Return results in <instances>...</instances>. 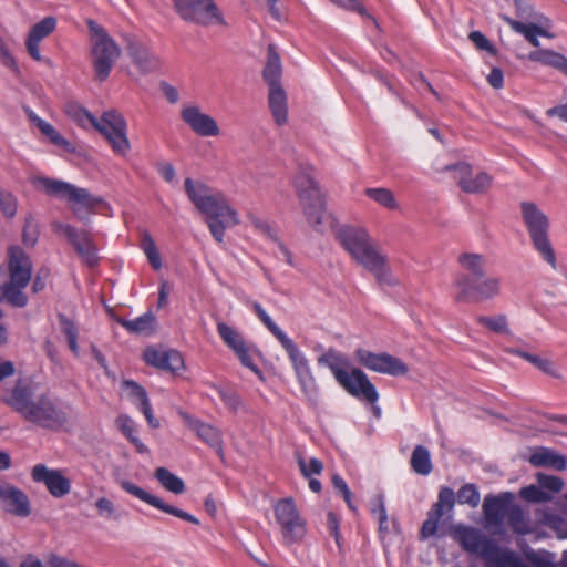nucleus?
<instances>
[{
	"label": "nucleus",
	"mask_w": 567,
	"mask_h": 567,
	"mask_svg": "<svg viewBox=\"0 0 567 567\" xmlns=\"http://www.w3.org/2000/svg\"><path fill=\"white\" fill-rule=\"evenodd\" d=\"M93 127H111L118 130H127V124L125 118L118 112L111 110L103 113L101 120H97V125Z\"/></svg>",
	"instance_id": "nucleus-53"
},
{
	"label": "nucleus",
	"mask_w": 567,
	"mask_h": 567,
	"mask_svg": "<svg viewBox=\"0 0 567 567\" xmlns=\"http://www.w3.org/2000/svg\"><path fill=\"white\" fill-rule=\"evenodd\" d=\"M117 483L123 491H125L127 494L136 497L137 499H140V501H142V502H144V503H146L166 514L178 517L183 520L189 522L195 525L199 524V520L194 515H192L183 509H179L175 506L166 504L162 498L148 493L144 488L134 484L133 482L122 478V480H118Z\"/></svg>",
	"instance_id": "nucleus-16"
},
{
	"label": "nucleus",
	"mask_w": 567,
	"mask_h": 567,
	"mask_svg": "<svg viewBox=\"0 0 567 567\" xmlns=\"http://www.w3.org/2000/svg\"><path fill=\"white\" fill-rule=\"evenodd\" d=\"M269 107L277 124L287 122V95L281 85L269 87Z\"/></svg>",
	"instance_id": "nucleus-34"
},
{
	"label": "nucleus",
	"mask_w": 567,
	"mask_h": 567,
	"mask_svg": "<svg viewBox=\"0 0 567 567\" xmlns=\"http://www.w3.org/2000/svg\"><path fill=\"white\" fill-rule=\"evenodd\" d=\"M126 51L134 65L144 74L154 72L158 68V59L148 49L135 39H128Z\"/></svg>",
	"instance_id": "nucleus-29"
},
{
	"label": "nucleus",
	"mask_w": 567,
	"mask_h": 567,
	"mask_svg": "<svg viewBox=\"0 0 567 567\" xmlns=\"http://www.w3.org/2000/svg\"><path fill=\"white\" fill-rule=\"evenodd\" d=\"M455 505V493L450 487H442L437 495V501L432 505L427 513V518L421 527V539H427L437 532L440 519L453 512Z\"/></svg>",
	"instance_id": "nucleus-15"
},
{
	"label": "nucleus",
	"mask_w": 567,
	"mask_h": 567,
	"mask_svg": "<svg viewBox=\"0 0 567 567\" xmlns=\"http://www.w3.org/2000/svg\"><path fill=\"white\" fill-rule=\"evenodd\" d=\"M535 467H550L558 471L565 470L567 462L564 455L548 447H537L528 458Z\"/></svg>",
	"instance_id": "nucleus-32"
},
{
	"label": "nucleus",
	"mask_w": 567,
	"mask_h": 567,
	"mask_svg": "<svg viewBox=\"0 0 567 567\" xmlns=\"http://www.w3.org/2000/svg\"><path fill=\"white\" fill-rule=\"evenodd\" d=\"M90 31L91 60L99 81H105L121 55V49L107 31L94 20L86 21Z\"/></svg>",
	"instance_id": "nucleus-6"
},
{
	"label": "nucleus",
	"mask_w": 567,
	"mask_h": 567,
	"mask_svg": "<svg viewBox=\"0 0 567 567\" xmlns=\"http://www.w3.org/2000/svg\"><path fill=\"white\" fill-rule=\"evenodd\" d=\"M7 403L27 423L44 430L58 431L71 419L66 403L48 393H38L33 385L21 381L13 386Z\"/></svg>",
	"instance_id": "nucleus-1"
},
{
	"label": "nucleus",
	"mask_w": 567,
	"mask_h": 567,
	"mask_svg": "<svg viewBox=\"0 0 567 567\" xmlns=\"http://www.w3.org/2000/svg\"><path fill=\"white\" fill-rule=\"evenodd\" d=\"M355 355L362 365L378 373L399 377L405 375L409 371L402 360L385 352L374 353L365 349H358Z\"/></svg>",
	"instance_id": "nucleus-13"
},
{
	"label": "nucleus",
	"mask_w": 567,
	"mask_h": 567,
	"mask_svg": "<svg viewBox=\"0 0 567 567\" xmlns=\"http://www.w3.org/2000/svg\"><path fill=\"white\" fill-rule=\"evenodd\" d=\"M455 291V300L464 301H482L494 299L501 293V279L497 277L484 276L474 279L465 274H458L453 284Z\"/></svg>",
	"instance_id": "nucleus-9"
},
{
	"label": "nucleus",
	"mask_w": 567,
	"mask_h": 567,
	"mask_svg": "<svg viewBox=\"0 0 567 567\" xmlns=\"http://www.w3.org/2000/svg\"><path fill=\"white\" fill-rule=\"evenodd\" d=\"M33 184L39 190L66 200L80 220H86L89 214L102 203V198L93 196L87 189L63 181L39 176Z\"/></svg>",
	"instance_id": "nucleus-5"
},
{
	"label": "nucleus",
	"mask_w": 567,
	"mask_h": 567,
	"mask_svg": "<svg viewBox=\"0 0 567 567\" xmlns=\"http://www.w3.org/2000/svg\"><path fill=\"white\" fill-rule=\"evenodd\" d=\"M95 508L99 516L104 519L118 520L121 518V514L115 504L106 497L97 498L95 502Z\"/></svg>",
	"instance_id": "nucleus-56"
},
{
	"label": "nucleus",
	"mask_w": 567,
	"mask_h": 567,
	"mask_svg": "<svg viewBox=\"0 0 567 567\" xmlns=\"http://www.w3.org/2000/svg\"><path fill=\"white\" fill-rule=\"evenodd\" d=\"M254 310L257 317L260 319V321L267 327V329L274 334V337L279 341L281 344L285 342L289 337L286 332H284L270 318V316L265 311V309L259 305H254Z\"/></svg>",
	"instance_id": "nucleus-49"
},
{
	"label": "nucleus",
	"mask_w": 567,
	"mask_h": 567,
	"mask_svg": "<svg viewBox=\"0 0 567 567\" xmlns=\"http://www.w3.org/2000/svg\"><path fill=\"white\" fill-rule=\"evenodd\" d=\"M34 124L39 131L50 141V143L66 152L74 151L72 144L66 138H64L50 123L42 120L41 117H37L34 118Z\"/></svg>",
	"instance_id": "nucleus-42"
},
{
	"label": "nucleus",
	"mask_w": 567,
	"mask_h": 567,
	"mask_svg": "<svg viewBox=\"0 0 567 567\" xmlns=\"http://www.w3.org/2000/svg\"><path fill=\"white\" fill-rule=\"evenodd\" d=\"M460 504H467L475 508L480 505L481 495L475 484L467 483L463 485L455 496Z\"/></svg>",
	"instance_id": "nucleus-52"
},
{
	"label": "nucleus",
	"mask_w": 567,
	"mask_h": 567,
	"mask_svg": "<svg viewBox=\"0 0 567 567\" xmlns=\"http://www.w3.org/2000/svg\"><path fill=\"white\" fill-rule=\"evenodd\" d=\"M365 195L388 209H396L398 202L392 190L384 187L367 188Z\"/></svg>",
	"instance_id": "nucleus-46"
},
{
	"label": "nucleus",
	"mask_w": 567,
	"mask_h": 567,
	"mask_svg": "<svg viewBox=\"0 0 567 567\" xmlns=\"http://www.w3.org/2000/svg\"><path fill=\"white\" fill-rule=\"evenodd\" d=\"M32 480L43 483L50 494L56 498L68 495L71 491V482L61 471L48 468L44 464H37L32 468Z\"/></svg>",
	"instance_id": "nucleus-21"
},
{
	"label": "nucleus",
	"mask_w": 567,
	"mask_h": 567,
	"mask_svg": "<svg viewBox=\"0 0 567 567\" xmlns=\"http://www.w3.org/2000/svg\"><path fill=\"white\" fill-rule=\"evenodd\" d=\"M127 130H118L116 134H112L106 137L107 142L111 144L114 153L125 156L131 148V143L127 138Z\"/></svg>",
	"instance_id": "nucleus-58"
},
{
	"label": "nucleus",
	"mask_w": 567,
	"mask_h": 567,
	"mask_svg": "<svg viewBox=\"0 0 567 567\" xmlns=\"http://www.w3.org/2000/svg\"><path fill=\"white\" fill-rule=\"evenodd\" d=\"M337 381L344 390L358 399H364L370 403H375L379 399L375 386L360 369H353L351 372L346 370Z\"/></svg>",
	"instance_id": "nucleus-19"
},
{
	"label": "nucleus",
	"mask_w": 567,
	"mask_h": 567,
	"mask_svg": "<svg viewBox=\"0 0 567 567\" xmlns=\"http://www.w3.org/2000/svg\"><path fill=\"white\" fill-rule=\"evenodd\" d=\"M141 249L145 254L148 262L153 267L154 270H158L162 268V258L159 251L156 247V244L152 236L148 233H144L141 241Z\"/></svg>",
	"instance_id": "nucleus-47"
},
{
	"label": "nucleus",
	"mask_w": 567,
	"mask_h": 567,
	"mask_svg": "<svg viewBox=\"0 0 567 567\" xmlns=\"http://www.w3.org/2000/svg\"><path fill=\"white\" fill-rule=\"evenodd\" d=\"M445 171H455L457 185L463 192L468 194L484 193L492 184V177L487 173L480 172L473 176L472 166L464 162L447 165Z\"/></svg>",
	"instance_id": "nucleus-18"
},
{
	"label": "nucleus",
	"mask_w": 567,
	"mask_h": 567,
	"mask_svg": "<svg viewBox=\"0 0 567 567\" xmlns=\"http://www.w3.org/2000/svg\"><path fill=\"white\" fill-rule=\"evenodd\" d=\"M536 478L543 491H547L551 496L563 489L564 482L558 476L538 473Z\"/></svg>",
	"instance_id": "nucleus-60"
},
{
	"label": "nucleus",
	"mask_w": 567,
	"mask_h": 567,
	"mask_svg": "<svg viewBox=\"0 0 567 567\" xmlns=\"http://www.w3.org/2000/svg\"><path fill=\"white\" fill-rule=\"evenodd\" d=\"M178 16L203 27H227L228 23L214 0H175Z\"/></svg>",
	"instance_id": "nucleus-8"
},
{
	"label": "nucleus",
	"mask_w": 567,
	"mask_h": 567,
	"mask_svg": "<svg viewBox=\"0 0 567 567\" xmlns=\"http://www.w3.org/2000/svg\"><path fill=\"white\" fill-rule=\"evenodd\" d=\"M143 357L147 364L172 373H177L184 369L182 354L173 349L150 347L144 351Z\"/></svg>",
	"instance_id": "nucleus-24"
},
{
	"label": "nucleus",
	"mask_w": 567,
	"mask_h": 567,
	"mask_svg": "<svg viewBox=\"0 0 567 567\" xmlns=\"http://www.w3.org/2000/svg\"><path fill=\"white\" fill-rule=\"evenodd\" d=\"M462 267L471 272L470 277L480 279L484 276V258L478 254H462L458 257Z\"/></svg>",
	"instance_id": "nucleus-45"
},
{
	"label": "nucleus",
	"mask_w": 567,
	"mask_h": 567,
	"mask_svg": "<svg viewBox=\"0 0 567 567\" xmlns=\"http://www.w3.org/2000/svg\"><path fill=\"white\" fill-rule=\"evenodd\" d=\"M116 426L118 430L125 435V437L131 441L132 437H136V424L135 422L126 414H121L117 416Z\"/></svg>",
	"instance_id": "nucleus-62"
},
{
	"label": "nucleus",
	"mask_w": 567,
	"mask_h": 567,
	"mask_svg": "<svg viewBox=\"0 0 567 567\" xmlns=\"http://www.w3.org/2000/svg\"><path fill=\"white\" fill-rule=\"evenodd\" d=\"M122 389L131 402L144 414L148 425L153 429H157L159 426V422L153 414L151 402L145 389L131 380L123 381Z\"/></svg>",
	"instance_id": "nucleus-27"
},
{
	"label": "nucleus",
	"mask_w": 567,
	"mask_h": 567,
	"mask_svg": "<svg viewBox=\"0 0 567 567\" xmlns=\"http://www.w3.org/2000/svg\"><path fill=\"white\" fill-rule=\"evenodd\" d=\"M0 507L18 517H28L31 514L28 495L22 489L6 482L0 483Z\"/></svg>",
	"instance_id": "nucleus-20"
},
{
	"label": "nucleus",
	"mask_w": 567,
	"mask_h": 567,
	"mask_svg": "<svg viewBox=\"0 0 567 567\" xmlns=\"http://www.w3.org/2000/svg\"><path fill=\"white\" fill-rule=\"evenodd\" d=\"M477 322L493 332L496 333H509L507 318L504 315H497L494 317L481 316L477 318Z\"/></svg>",
	"instance_id": "nucleus-54"
},
{
	"label": "nucleus",
	"mask_w": 567,
	"mask_h": 567,
	"mask_svg": "<svg viewBox=\"0 0 567 567\" xmlns=\"http://www.w3.org/2000/svg\"><path fill=\"white\" fill-rule=\"evenodd\" d=\"M187 426L194 431L197 436L213 447L217 454L223 457V441L220 432L206 423L193 419L187 413H181Z\"/></svg>",
	"instance_id": "nucleus-30"
},
{
	"label": "nucleus",
	"mask_w": 567,
	"mask_h": 567,
	"mask_svg": "<svg viewBox=\"0 0 567 567\" xmlns=\"http://www.w3.org/2000/svg\"><path fill=\"white\" fill-rule=\"evenodd\" d=\"M247 217L257 231H259L261 235H264L270 240H277L278 231L267 220L262 219L261 217L252 213H248Z\"/></svg>",
	"instance_id": "nucleus-59"
},
{
	"label": "nucleus",
	"mask_w": 567,
	"mask_h": 567,
	"mask_svg": "<svg viewBox=\"0 0 567 567\" xmlns=\"http://www.w3.org/2000/svg\"><path fill=\"white\" fill-rule=\"evenodd\" d=\"M59 320H60V324H61V330L68 338V343H69L71 351L74 354H78L79 346H78V329H76V327L64 315H60Z\"/></svg>",
	"instance_id": "nucleus-57"
},
{
	"label": "nucleus",
	"mask_w": 567,
	"mask_h": 567,
	"mask_svg": "<svg viewBox=\"0 0 567 567\" xmlns=\"http://www.w3.org/2000/svg\"><path fill=\"white\" fill-rule=\"evenodd\" d=\"M254 310L257 317L260 319V321L267 327V329L274 334V337L279 341L281 344L285 342L289 337L286 332H284L270 318V316L265 311V309L259 305H254Z\"/></svg>",
	"instance_id": "nucleus-51"
},
{
	"label": "nucleus",
	"mask_w": 567,
	"mask_h": 567,
	"mask_svg": "<svg viewBox=\"0 0 567 567\" xmlns=\"http://www.w3.org/2000/svg\"><path fill=\"white\" fill-rule=\"evenodd\" d=\"M27 286L28 285H22L21 282H13V280L10 279L1 287V302L6 301L19 308L27 306L28 298L23 292Z\"/></svg>",
	"instance_id": "nucleus-37"
},
{
	"label": "nucleus",
	"mask_w": 567,
	"mask_h": 567,
	"mask_svg": "<svg viewBox=\"0 0 567 567\" xmlns=\"http://www.w3.org/2000/svg\"><path fill=\"white\" fill-rule=\"evenodd\" d=\"M276 522L286 544L299 543L306 535V520L291 497L279 499L274 506Z\"/></svg>",
	"instance_id": "nucleus-10"
},
{
	"label": "nucleus",
	"mask_w": 567,
	"mask_h": 567,
	"mask_svg": "<svg viewBox=\"0 0 567 567\" xmlns=\"http://www.w3.org/2000/svg\"><path fill=\"white\" fill-rule=\"evenodd\" d=\"M56 27V20L53 17H45L35 23L27 38L25 47L30 56L35 61H42L43 58L40 53V42L50 35Z\"/></svg>",
	"instance_id": "nucleus-28"
},
{
	"label": "nucleus",
	"mask_w": 567,
	"mask_h": 567,
	"mask_svg": "<svg viewBox=\"0 0 567 567\" xmlns=\"http://www.w3.org/2000/svg\"><path fill=\"white\" fill-rule=\"evenodd\" d=\"M520 208L534 248L551 268L556 269L557 260L548 238L549 220L547 216L534 203L524 202Z\"/></svg>",
	"instance_id": "nucleus-7"
},
{
	"label": "nucleus",
	"mask_w": 567,
	"mask_h": 567,
	"mask_svg": "<svg viewBox=\"0 0 567 567\" xmlns=\"http://www.w3.org/2000/svg\"><path fill=\"white\" fill-rule=\"evenodd\" d=\"M519 496L529 503H546L551 501V495L547 491H543L538 483L520 488Z\"/></svg>",
	"instance_id": "nucleus-48"
},
{
	"label": "nucleus",
	"mask_w": 567,
	"mask_h": 567,
	"mask_svg": "<svg viewBox=\"0 0 567 567\" xmlns=\"http://www.w3.org/2000/svg\"><path fill=\"white\" fill-rule=\"evenodd\" d=\"M143 357L147 364L172 373H177L184 369L182 354L173 349L150 347L144 351Z\"/></svg>",
	"instance_id": "nucleus-23"
},
{
	"label": "nucleus",
	"mask_w": 567,
	"mask_h": 567,
	"mask_svg": "<svg viewBox=\"0 0 567 567\" xmlns=\"http://www.w3.org/2000/svg\"><path fill=\"white\" fill-rule=\"evenodd\" d=\"M254 310L257 317L260 319V321L267 327V329L274 334V337L279 341L281 344L285 342L289 337L286 332H284L270 318V316L265 311V309L259 305H254Z\"/></svg>",
	"instance_id": "nucleus-50"
},
{
	"label": "nucleus",
	"mask_w": 567,
	"mask_h": 567,
	"mask_svg": "<svg viewBox=\"0 0 567 567\" xmlns=\"http://www.w3.org/2000/svg\"><path fill=\"white\" fill-rule=\"evenodd\" d=\"M506 518L508 525L516 534L527 535L533 532L527 514L518 505L512 504Z\"/></svg>",
	"instance_id": "nucleus-38"
},
{
	"label": "nucleus",
	"mask_w": 567,
	"mask_h": 567,
	"mask_svg": "<svg viewBox=\"0 0 567 567\" xmlns=\"http://www.w3.org/2000/svg\"><path fill=\"white\" fill-rule=\"evenodd\" d=\"M410 464L416 474L423 476L429 475L433 468L430 451L423 445L415 446L411 455Z\"/></svg>",
	"instance_id": "nucleus-40"
},
{
	"label": "nucleus",
	"mask_w": 567,
	"mask_h": 567,
	"mask_svg": "<svg viewBox=\"0 0 567 567\" xmlns=\"http://www.w3.org/2000/svg\"><path fill=\"white\" fill-rule=\"evenodd\" d=\"M64 111L70 118L84 128L97 125V118L75 102H68Z\"/></svg>",
	"instance_id": "nucleus-43"
},
{
	"label": "nucleus",
	"mask_w": 567,
	"mask_h": 567,
	"mask_svg": "<svg viewBox=\"0 0 567 567\" xmlns=\"http://www.w3.org/2000/svg\"><path fill=\"white\" fill-rule=\"evenodd\" d=\"M501 19L506 22L512 30H514L516 33L522 34L533 47L539 48L540 42L538 40V37H545L548 39H553L554 35L547 31L545 28H543L539 24L536 23H523L520 21L514 20L508 16L502 14Z\"/></svg>",
	"instance_id": "nucleus-31"
},
{
	"label": "nucleus",
	"mask_w": 567,
	"mask_h": 567,
	"mask_svg": "<svg viewBox=\"0 0 567 567\" xmlns=\"http://www.w3.org/2000/svg\"><path fill=\"white\" fill-rule=\"evenodd\" d=\"M10 279L13 282L29 285L32 275V264L29 256L19 246H11L8 250Z\"/></svg>",
	"instance_id": "nucleus-26"
},
{
	"label": "nucleus",
	"mask_w": 567,
	"mask_h": 567,
	"mask_svg": "<svg viewBox=\"0 0 567 567\" xmlns=\"http://www.w3.org/2000/svg\"><path fill=\"white\" fill-rule=\"evenodd\" d=\"M182 121L198 136H218L220 128L213 116L204 113L198 105L185 104L181 109Z\"/></svg>",
	"instance_id": "nucleus-17"
},
{
	"label": "nucleus",
	"mask_w": 567,
	"mask_h": 567,
	"mask_svg": "<svg viewBox=\"0 0 567 567\" xmlns=\"http://www.w3.org/2000/svg\"><path fill=\"white\" fill-rule=\"evenodd\" d=\"M143 357L147 364L172 373H177L184 369L182 354L173 349L150 347L144 351Z\"/></svg>",
	"instance_id": "nucleus-25"
},
{
	"label": "nucleus",
	"mask_w": 567,
	"mask_h": 567,
	"mask_svg": "<svg viewBox=\"0 0 567 567\" xmlns=\"http://www.w3.org/2000/svg\"><path fill=\"white\" fill-rule=\"evenodd\" d=\"M217 332L224 343L234 351L240 363L251 370L260 380H264L261 370L254 361L255 357L259 354L257 348L247 342L237 329L225 322L217 323Z\"/></svg>",
	"instance_id": "nucleus-12"
},
{
	"label": "nucleus",
	"mask_w": 567,
	"mask_h": 567,
	"mask_svg": "<svg viewBox=\"0 0 567 567\" xmlns=\"http://www.w3.org/2000/svg\"><path fill=\"white\" fill-rule=\"evenodd\" d=\"M506 352L523 358L524 360L528 361L530 364H533L538 370L543 371L548 375L559 378V372L556 365L548 359H544L536 354L528 353L518 348H507Z\"/></svg>",
	"instance_id": "nucleus-36"
},
{
	"label": "nucleus",
	"mask_w": 567,
	"mask_h": 567,
	"mask_svg": "<svg viewBox=\"0 0 567 567\" xmlns=\"http://www.w3.org/2000/svg\"><path fill=\"white\" fill-rule=\"evenodd\" d=\"M514 494L505 492L499 495H487L483 502V514L486 525L499 527L513 504Z\"/></svg>",
	"instance_id": "nucleus-22"
},
{
	"label": "nucleus",
	"mask_w": 567,
	"mask_h": 567,
	"mask_svg": "<svg viewBox=\"0 0 567 567\" xmlns=\"http://www.w3.org/2000/svg\"><path fill=\"white\" fill-rule=\"evenodd\" d=\"M338 239L349 255L375 277L379 285H399V279L388 264V257L380 251L365 228L343 226L338 231Z\"/></svg>",
	"instance_id": "nucleus-3"
},
{
	"label": "nucleus",
	"mask_w": 567,
	"mask_h": 567,
	"mask_svg": "<svg viewBox=\"0 0 567 567\" xmlns=\"http://www.w3.org/2000/svg\"><path fill=\"white\" fill-rule=\"evenodd\" d=\"M39 227L32 217L25 219L23 227V241L29 246H33L38 240Z\"/></svg>",
	"instance_id": "nucleus-64"
},
{
	"label": "nucleus",
	"mask_w": 567,
	"mask_h": 567,
	"mask_svg": "<svg viewBox=\"0 0 567 567\" xmlns=\"http://www.w3.org/2000/svg\"><path fill=\"white\" fill-rule=\"evenodd\" d=\"M155 478L165 489L174 494H182L185 491V484L183 480L165 467L156 468Z\"/></svg>",
	"instance_id": "nucleus-44"
},
{
	"label": "nucleus",
	"mask_w": 567,
	"mask_h": 567,
	"mask_svg": "<svg viewBox=\"0 0 567 567\" xmlns=\"http://www.w3.org/2000/svg\"><path fill=\"white\" fill-rule=\"evenodd\" d=\"M281 347L289 358L302 393L308 398V400L316 401L318 386L306 354L291 338L282 342Z\"/></svg>",
	"instance_id": "nucleus-11"
},
{
	"label": "nucleus",
	"mask_w": 567,
	"mask_h": 567,
	"mask_svg": "<svg viewBox=\"0 0 567 567\" xmlns=\"http://www.w3.org/2000/svg\"><path fill=\"white\" fill-rule=\"evenodd\" d=\"M514 6L519 18L525 20L532 19L538 22H547V19L535 12L534 8L528 2L524 0H514Z\"/></svg>",
	"instance_id": "nucleus-61"
},
{
	"label": "nucleus",
	"mask_w": 567,
	"mask_h": 567,
	"mask_svg": "<svg viewBox=\"0 0 567 567\" xmlns=\"http://www.w3.org/2000/svg\"><path fill=\"white\" fill-rule=\"evenodd\" d=\"M184 188L196 209L205 215L207 227L214 239L223 244L225 230L239 224L237 212L221 192L212 189L203 182L188 177L184 182Z\"/></svg>",
	"instance_id": "nucleus-2"
},
{
	"label": "nucleus",
	"mask_w": 567,
	"mask_h": 567,
	"mask_svg": "<svg viewBox=\"0 0 567 567\" xmlns=\"http://www.w3.org/2000/svg\"><path fill=\"white\" fill-rule=\"evenodd\" d=\"M313 167L300 165L293 178V187L310 227L318 233H326L334 225V219L326 208V203L318 184L312 176Z\"/></svg>",
	"instance_id": "nucleus-4"
},
{
	"label": "nucleus",
	"mask_w": 567,
	"mask_h": 567,
	"mask_svg": "<svg viewBox=\"0 0 567 567\" xmlns=\"http://www.w3.org/2000/svg\"><path fill=\"white\" fill-rule=\"evenodd\" d=\"M297 463L301 474L306 478H310L313 475H320L323 470L322 462L316 457L306 458L298 455Z\"/></svg>",
	"instance_id": "nucleus-55"
},
{
	"label": "nucleus",
	"mask_w": 567,
	"mask_h": 567,
	"mask_svg": "<svg viewBox=\"0 0 567 567\" xmlns=\"http://www.w3.org/2000/svg\"><path fill=\"white\" fill-rule=\"evenodd\" d=\"M318 364L328 367L337 380L346 371L343 368L348 365V359L337 350L329 349L318 358Z\"/></svg>",
	"instance_id": "nucleus-41"
},
{
	"label": "nucleus",
	"mask_w": 567,
	"mask_h": 567,
	"mask_svg": "<svg viewBox=\"0 0 567 567\" xmlns=\"http://www.w3.org/2000/svg\"><path fill=\"white\" fill-rule=\"evenodd\" d=\"M528 60L553 66L567 75V58L548 49H539L529 52Z\"/></svg>",
	"instance_id": "nucleus-35"
},
{
	"label": "nucleus",
	"mask_w": 567,
	"mask_h": 567,
	"mask_svg": "<svg viewBox=\"0 0 567 567\" xmlns=\"http://www.w3.org/2000/svg\"><path fill=\"white\" fill-rule=\"evenodd\" d=\"M120 323L130 332L136 334H151L155 329V317L146 312L133 320H121Z\"/></svg>",
	"instance_id": "nucleus-39"
},
{
	"label": "nucleus",
	"mask_w": 567,
	"mask_h": 567,
	"mask_svg": "<svg viewBox=\"0 0 567 567\" xmlns=\"http://www.w3.org/2000/svg\"><path fill=\"white\" fill-rule=\"evenodd\" d=\"M53 228L56 233L69 239L78 255L87 266L93 267L97 264V249L87 231L78 230L71 225L63 223H54Z\"/></svg>",
	"instance_id": "nucleus-14"
},
{
	"label": "nucleus",
	"mask_w": 567,
	"mask_h": 567,
	"mask_svg": "<svg viewBox=\"0 0 567 567\" xmlns=\"http://www.w3.org/2000/svg\"><path fill=\"white\" fill-rule=\"evenodd\" d=\"M282 76V64L275 44L267 49V62L262 71V78L268 86H280Z\"/></svg>",
	"instance_id": "nucleus-33"
},
{
	"label": "nucleus",
	"mask_w": 567,
	"mask_h": 567,
	"mask_svg": "<svg viewBox=\"0 0 567 567\" xmlns=\"http://www.w3.org/2000/svg\"><path fill=\"white\" fill-rule=\"evenodd\" d=\"M16 197L6 190H0V209L7 217H13L17 213Z\"/></svg>",
	"instance_id": "nucleus-63"
}]
</instances>
